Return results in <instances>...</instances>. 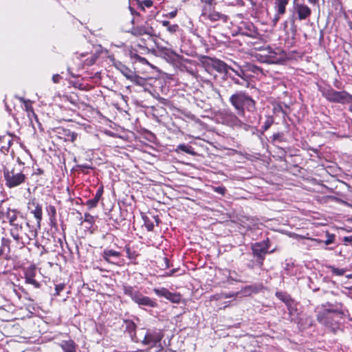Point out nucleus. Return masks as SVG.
<instances>
[{
	"label": "nucleus",
	"mask_w": 352,
	"mask_h": 352,
	"mask_svg": "<svg viewBox=\"0 0 352 352\" xmlns=\"http://www.w3.org/2000/svg\"><path fill=\"white\" fill-rule=\"evenodd\" d=\"M235 67L230 66L229 70L232 71L235 74L239 76L241 80H248L249 78L246 72L236 63H234Z\"/></svg>",
	"instance_id": "nucleus-20"
},
{
	"label": "nucleus",
	"mask_w": 352,
	"mask_h": 352,
	"mask_svg": "<svg viewBox=\"0 0 352 352\" xmlns=\"http://www.w3.org/2000/svg\"><path fill=\"white\" fill-rule=\"evenodd\" d=\"M212 0H201V2L206 3V4H211Z\"/></svg>",
	"instance_id": "nucleus-60"
},
{
	"label": "nucleus",
	"mask_w": 352,
	"mask_h": 352,
	"mask_svg": "<svg viewBox=\"0 0 352 352\" xmlns=\"http://www.w3.org/2000/svg\"><path fill=\"white\" fill-rule=\"evenodd\" d=\"M244 292H254V287L252 285H248L244 287Z\"/></svg>",
	"instance_id": "nucleus-54"
},
{
	"label": "nucleus",
	"mask_w": 352,
	"mask_h": 352,
	"mask_svg": "<svg viewBox=\"0 0 352 352\" xmlns=\"http://www.w3.org/2000/svg\"><path fill=\"white\" fill-rule=\"evenodd\" d=\"M239 31L241 34L251 38H256L258 35L257 28L251 22H242L239 26Z\"/></svg>",
	"instance_id": "nucleus-13"
},
{
	"label": "nucleus",
	"mask_w": 352,
	"mask_h": 352,
	"mask_svg": "<svg viewBox=\"0 0 352 352\" xmlns=\"http://www.w3.org/2000/svg\"><path fill=\"white\" fill-rule=\"evenodd\" d=\"M138 337L136 335V333L134 336H132V340L136 342H141L144 345H149V346H155L157 340L155 339L154 336L148 333V332L144 333V330L143 329H139L138 331Z\"/></svg>",
	"instance_id": "nucleus-11"
},
{
	"label": "nucleus",
	"mask_w": 352,
	"mask_h": 352,
	"mask_svg": "<svg viewBox=\"0 0 352 352\" xmlns=\"http://www.w3.org/2000/svg\"><path fill=\"white\" fill-rule=\"evenodd\" d=\"M161 23L164 27H166V28H167L168 26V25H170V22L168 21H162Z\"/></svg>",
	"instance_id": "nucleus-55"
},
{
	"label": "nucleus",
	"mask_w": 352,
	"mask_h": 352,
	"mask_svg": "<svg viewBox=\"0 0 352 352\" xmlns=\"http://www.w3.org/2000/svg\"><path fill=\"white\" fill-rule=\"evenodd\" d=\"M227 119L231 126H240L242 124L241 121L233 113L228 115Z\"/></svg>",
	"instance_id": "nucleus-27"
},
{
	"label": "nucleus",
	"mask_w": 352,
	"mask_h": 352,
	"mask_svg": "<svg viewBox=\"0 0 352 352\" xmlns=\"http://www.w3.org/2000/svg\"><path fill=\"white\" fill-rule=\"evenodd\" d=\"M283 133H276L273 135V140H278L281 141L283 138Z\"/></svg>",
	"instance_id": "nucleus-51"
},
{
	"label": "nucleus",
	"mask_w": 352,
	"mask_h": 352,
	"mask_svg": "<svg viewBox=\"0 0 352 352\" xmlns=\"http://www.w3.org/2000/svg\"><path fill=\"white\" fill-rule=\"evenodd\" d=\"M270 241L268 239L261 242H256L251 245L252 253L254 258L257 260L258 267L261 268L263 261L267 254L274 252V250L269 251Z\"/></svg>",
	"instance_id": "nucleus-6"
},
{
	"label": "nucleus",
	"mask_w": 352,
	"mask_h": 352,
	"mask_svg": "<svg viewBox=\"0 0 352 352\" xmlns=\"http://www.w3.org/2000/svg\"><path fill=\"white\" fill-rule=\"evenodd\" d=\"M84 221L91 225L94 222V217L89 213H85Z\"/></svg>",
	"instance_id": "nucleus-47"
},
{
	"label": "nucleus",
	"mask_w": 352,
	"mask_h": 352,
	"mask_svg": "<svg viewBox=\"0 0 352 352\" xmlns=\"http://www.w3.org/2000/svg\"><path fill=\"white\" fill-rule=\"evenodd\" d=\"M276 296L278 298H279L280 300H281L283 302H284L286 304L288 310L290 311L291 300H292L290 296H288L287 294L281 292H277L276 293Z\"/></svg>",
	"instance_id": "nucleus-24"
},
{
	"label": "nucleus",
	"mask_w": 352,
	"mask_h": 352,
	"mask_svg": "<svg viewBox=\"0 0 352 352\" xmlns=\"http://www.w3.org/2000/svg\"><path fill=\"white\" fill-rule=\"evenodd\" d=\"M49 219L52 223H54L56 220V209L54 206L50 205L46 208Z\"/></svg>",
	"instance_id": "nucleus-25"
},
{
	"label": "nucleus",
	"mask_w": 352,
	"mask_h": 352,
	"mask_svg": "<svg viewBox=\"0 0 352 352\" xmlns=\"http://www.w3.org/2000/svg\"><path fill=\"white\" fill-rule=\"evenodd\" d=\"M9 232L15 243L23 248L37 236V231L25 220L23 214L10 224Z\"/></svg>",
	"instance_id": "nucleus-1"
},
{
	"label": "nucleus",
	"mask_w": 352,
	"mask_h": 352,
	"mask_svg": "<svg viewBox=\"0 0 352 352\" xmlns=\"http://www.w3.org/2000/svg\"><path fill=\"white\" fill-rule=\"evenodd\" d=\"M213 190L218 194L224 195L226 193V189L223 186H216V187H213Z\"/></svg>",
	"instance_id": "nucleus-45"
},
{
	"label": "nucleus",
	"mask_w": 352,
	"mask_h": 352,
	"mask_svg": "<svg viewBox=\"0 0 352 352\" xmlns=\"http://www.w3.org/2000/svg\"><path fill=\"white\" fill-rule=\"evenodd\" d=\"M144 221V226L146 228L148 231H153L154 229V223L153 221L150 220L148 217H143Z\"/></svg>",
	"instance_id": "nucleus-32"
},
{
	"label": "nucleus",
	"mask_w": 352,
	"mask_h": 352,
	"mask_svg": "<svg viewBox=\"0 0 352 352\" xmlns=\"http://www.w3.org/2000/svg\"><path fill=\"white\" fill-rule=\"evenodd\" d=\"M63 131L66 140L74 142L77 138V133L71 131L69 129H63Z\"/></svg>",
	"instance_id": "nucleus-29"
},
{
	"label": "nucleus",
	"mask_w": 352,
	"mask_h": 352,
	"mask_svg": "<svg viewBox=\"0 0 352 352\" xmlns=\"http://www.w3.org/2000/svg\"><path fill=\"white\" fill-rule=\"evenodd\" d=\"M22 213L14 208H11L10 205L6 200L0 201V221L2 223L11 224Z\"/></svg>",
	"instance_id": "nucleus-7"
},
{
	"label": "nucleus",
	"mask_w": 352,
	"mask_h": 352,
	"mask_svg": "<svg viewBox=\"0 0 352 352\" xmlns=\"http://www.w3.org/2000/svg\"><path fill=\"white\" fill-rule=\"evenodd\" d=\"M175 151L177 153H180V152H183V153H188V154H190V155H195V152H194V149L193 148L188 144H179L176 149H175Z\"/></svg>",
	"instance_id": "nucleus-22"
},
{
	"label": "nucleus",
	"mask_w": 352,
	"mask_h": 352,
	"mask_svg": "<svg viewBox=\"0 0 352 352\" xmlns=\"http://www.w3.org/2000/svg\"><path fill=\"white\" fill-rule=\"evenodd\" d=\"M28 208L36 219L37 226L40 228L43 219L42 206L35 199H33L28 202Z\"/></svg>",
	"instance_id": "nucleus-10"
},
{
	"label": "nucleus",
	"mask_w": 352,
	"mask_h": 352,
	"mask_svg": "<svg viewBox=\"0 0 352 352\" xmlns=\"http://www.w3.org/2000/svg\"><path fill=\"white\" fill-rule=\"evenodd\" d=\"M164 263H165V264H166V267H168V265H168V262H169V261H168V259L167 258H164Z\"/></svg>",
	"instance_id": "nucleus-61"
},
{
	"label": "nucleus",
	"mask_w": 352,
	"mask_h": 352,
	"mask_svg": "<svg viewBox=\"0 0 352 352\" xmlns=\"http://www.w3.org/2000/svg\"><path fill=\"white\" fill-rule=\"evenodd\" d=\"M329 269H330L331 272L333 275L339 276L344 275V272H346V270L344 269L335 267L333 266H330Z\"/></svg>",
	"instance_id": "nucleus-33"
},
{
	"label": "nucleus",
	"mask_w": 352,
	"mask_h": 352,
	"mask_svg": "<svg viewBox=\"0 0 352 352\" xmlns=\"http://www.w3.org/2000/svg\"><path fill=\"white\" fill-rule=\"evenodd\" d=\"M292 305H293V301H292V300H291L290 311L288 310L290 314H292L293 311H294V309L293 308Z\"/></svg>",
	"instance_id": "nucleus-58"
},
{
	"label": "nucleus",
	"mask_w": 352,
	"mask_h": 352,
	"mask_svg": "<svg viewBox=\"0 0 352 352\" xmlns=\"http://www.w3.org/2000/svg\"><path fill=\"white\" fill-rule=\"evenodd\" d=\"M24 104H25V106L26 111H28V116L30 117V114H32L37 120V116L35 114V113H34L32 106L28 104V101L26 103H24Z\"/></svg>",
	"instance_id": "nucleus-44"
},
{
	"label": "nucleus",
	"mask_w": 352,
	"mask_h": 352,
	"mask_svg": "<svg viewBox=\"0 0 352 352\" xmlns=\"http://www.w3.org/2000/svg\"><path fill=\"white\" fill-rule=\"evenodd\" d=\"M131 33L134 36L147 34L152 36L155 35V30L149 25H138L132 28Z\"/></svg>",
	"instance_id": "nucleus-15"
},
{
	"label": "nucleus",
	"mask_w": 352,
	"mask_h": 352,
	"mask_svg": "<svg viewBox=\"0 0 352 352\" xmlns=\"http://www.w3.org/2000/svg\"><path fill=\"white\" fill-rule=\"evenodd\" d=\"M122 290L125 295L129 296L139 306L148 307H155L157 306V303L154 300H152L148 296H144L132 286L124 285L122 286Z\"/></svg>",
	"instance_id": "nucleus-4"
},
{
	"label": "nucleus",
	"mask_w": 352,
	"mask_h": 352,
	"mask_svg": "<svg viewBox=\"0 0 352 352\" xmlns=\"http://www.w3.org/2000/svg\"><path fill=\"white\" fill-rule=\"evenodd\" d=\"M65 288V284H58L56 285L55 286V296L60 295V293Z\"/></svg>",
	"instance_id": "nucleus-48"
},
{
	"label": "nucleus",
	"mask_w": 352,
	"mask_h": 352,
	"mask_svg": "<svg viewBox=\"0 0 352 352\" xmlns=\"http://www.w3.org/2000/svg\"><path fill=\"white\" fill-rule=\"evenodd\" d=\"M327 239L325 241H320V240H318V239H314V241H320V242H323L327 245L334 243L335 238H336L334 234H331L329 232H327Z\"/></svg>",
	"instance_id": "nucleus-34"
},
{
	"label": "nucleus",
	"mask_w": 352,
	"mask_h": 352,
	"mask_svg": "<svg viewBox=\"0 0 352 352\" xmlns=\"http://www.w3.org/2000/svg\"><path fill=\"white\" fill-rule=\"evenodd\" d=\"M329 311H327V314H320L318 315V321L323 324H325V325H327L328 322H327V319H328V315L329 314Z\"/></svg>",
	"instance_id": "nucleus-39"
},
{
	"label": "nucleus",
	"mask_w": 352,
	"mask_h": 352,
	"mask_svg": "<svg viewBox=\"0 0 352 352\" xmlns=\"http://www.w3.org/2000/svg\"><path fill=\"white\" fill-rule=\"evenodd\" d=\"M228 280L230 281L234 282H243L240 278H239L238 275L235 272H230L229 276L228 277Z\"/></svg>",
	"instance_id": "nucleus-41"
},
{
	"label": "nucleus",
	"mask_w": 352,
	"mask_h": 352,
	"mask_svg": "<svg viewBox=\"0 0 352 352\" xmlns=\"http://www.w3.org/2000/svg\"><path fill=\"white\" fill-rule=\"evenodd\" d=\"M102 193H103V186H100L97 190V191H96V194L94 195V197L93 199H89L87 201L86 205L89 208H96L97 206V205H98V203L99 200L102 197Z\"/></svg>",
	"instance_id": "nucleus-18"
},
{
	"label": "nucleus",
	"mask_w": 352,
	"mask_h": 352,
	"mask_svg": "<svg viewBox=\"0 0 352 352\" xmlns=\"http://www.w3.org/2000/svg\"><path fill=\"white\" fill-rule=\"evenodd\" d=\"M35 268H30L25 272V281L28 280V278H34L35 276Z\"/></svg>",
	"instance_id": "nucleus-35"
},
{
	"label": "nucleus",
	"mask_w": 352,
	"mask_h": 352,
	"mask_svg": "<svg viewBox=\"0 0 352 352\" xmlns=\"http://www.w3.org/2000/svg\"><path fill=\"white\" fill-rule=\"evenodd\" d=\"M289 0H274V10L276 14L273 19V22L276 23L280 16L285 14L286 12V6L288 5Z\"/></svg>",
	"instance_id": "nucleus-14"
},
{
	"label": "nucleus",
	"mask_w": 352,
	"mask_h": 352,
	"mask_svg": "<svg viewBox=\"0 0 352 352\" xmlns=\"http://www.w3.org/2000/svg\"><path fill=\"white\" fill-rule=\"evenodd\" d=\"M129 80L134 84L140 86H144L146 81L144 78H142L140 76L137 75L135 72L133 74V75L129 78Z\"/></svg>",
	"instance_id": "nucleus-26"
},
{
	"label": "nucleus",
	"mask_w": 352,
	"mask_h": 352,
	"mask_svg": "<svg viewBox=\"0 0 352 352\" xmlns=\"http://www.w3.org/2000/svg\"><path fill=\"white\" fill-rule=\"evenodd\" d=\"M3 177L7 187L12 188L25 182L26 176L20 167H13L11 169H3Z\"/></svg>",
	"instance_id": "nucleus-3"
},
{
	"label": "nucleus",
	"mask_w": 352,
	"mask_h": 352,
	"mask_svg": "<svg viewBox=\"0 0 352 352\" xmlns=\"http://www.w3.org/2000/svg\"><path fill=\"white\" fill-rule=\"evenodd\" d=\"M43 173V170L41 168H38L36 170V171L35 172V174H37V175H41Z\"/></svg>",
	"instance_id": "nucleus-59"
},
{
	"label": "nucleus",
	"mask_w": 352,
	"mask_h": 352,
	"mask_svg": "<svg viewBox=\"0 0 352 352\" xmlns=\"http://www.w3.org/2000/svg\"><path fill=\"white\" fill-rule=\"evenodd\" d=\"M179 30L180 28L177 24H170L166 28V30L172 34H176Z\"/></svg>",
	"instance_id": "nucleus-36"
},
{
	"label": "nucleus",
	"mask_w": 352,
	"mask_h": 352,
	"mask_svg": "<svg viewBox=\"0 0 352 352\" xmlns=\"http://www.w3.org/2000/svg\"><path fill=\"white\" fill-rule=\"evenodd\" d=\"M204 63L205 65L212 67L219 73H224L226 74L228 73L230 66L223 61L215 58H210L208 56L204 57Z\"/></svg>",
	"instance_id": "nucleus-9"
},
{
	"label": "nucleus",
	"mask_w": 352,
	"mask_h": 352,
	"mask_svg": "<svg viewBox=\"0 0 352 352\" xmlns=\"http://www.w3.org/2000/svg\"><path fill=\"white\" fill-rule=\"evenodd\" d=\"M25 283L26 284H30L34 286L35 288H39L41 287L40 283L36 280L34 278H28V280H25Z\"/></svg>",
	"instance_id": "nucleus-43"
},
{
	"label": "nucleus",
	"mask_w": 352,
	"mask_h": 352,
	"mask_svg": "<svg viewBox=\"0 0 352 352\" xmlns=\"http://www.w3.org/2000/svg\"><path fill=\"white\" fill-rule=\"evenodd\" d=\"M113 65L115 67L119 70L121 74L124 76L128 80L129 78L133 75V74L135 72L134 71L129 69L128 67L122 64L120 61H115L113 63Z\"/></svg>",
	"instance_id": "nucleus-17"
},
{
	"label": "nucleus",
	"mask_w": 352,
	"mask_h": 352,
	"mask_svg": "<svg viewBox=\"0 0 352 352\" xmlns=\"http://www.w3.org/2000/svg\"><path fill=\"white\" fill-rule=\"evenodd\" d=\"M229 101L239 116L244 114L245 109L250 112H254L256 110L255 101L244 91H241L232 94Z\"/></svg>",
	"instance_id": "nucleus-2"
},
{
	"label": "nucleus",
	"mask_w": 352,
	"mask_h": 352,
	"mask_svg": "<svg viewBox=\"0 0 352 352\" xmlns=\"http://www.w3.org/2000/svg\"><path fill=\"white\" fill-rule=\"evenodd\" d=\"M139 7L144 10V8H150L153 6V1L151 0H144L142 1H138Z\"/></svg>",
	"instance_id": "nucleus-38"
},
{
	"label": "nucleus",
	"mask_w": 352,
	"mask_h": 352,
	"mask_svg": "<svg viewBox=\"0 0 352 352\" xmlns=\"http://www.w3.org/2000/svg\"><path fill=\"white\" fill-rule=\"evenodd\" d=\"M153 218L154 219V220L156 223V225L157 226L160 221L159 217L157 216H153Z\"/></svg>",
	"instance_id": "nucleus-57"
},
{
	"label": "nucleus",
	"mask_w": 352,
	"mask_h": 352,
	"mask_svg": "<svg viewBox=\"0 0 352 352\" xmlns=\"http://www.w3.org/2000/svg\"><path fill=\"white\" fill-rule=\"evenodd\" d=\"M273 112L274 113H278L279 112H281L284 116L287 115L286 111L283 109L282 106L278 104L274 106Z\"/></svg>",
	"instance_id": "nucleus-42"
},
{
	"label": "nucleus",
	"mask_w": 352,
	"mask_h": 352,
	"mask_svg": "<svg viewBox=\"0 0 352 352\" xmlns=\"http://www.w3.org/2000/svg\"><path fill=\"white\" fill-rule=\"evenodd\" d=\"M59 346L63 352H76V344L72 340H62Z\"/></svg>",
	"instance_id": "nucleus-19"
},
{
	"label": "nucleus",
	"mask_w": 352,
	"mask_h": 352,
	"mask_svg": "<svg viewBox=\"0 0 352 352\" xmlns=\"http://www.w3.org/2000/svg\"><path fill=\"white\" fill-rule=\"evenodd\" d=\"M334 86L338 89L340 88V85H339V83L336 80V82L334 83Z\"/></svg>",
	"instance_id": "nucleus-62"
},
{
	"label": "nucleus",
	"mask_w": 352,
	"mask_h": 352,
	"mask_svg": "<svg viewBox=\"0 0 352 352\" xmlns=\"http://www.w3.org/2000/svg\"><path fill=\"white\" fill-rule=\"evenodd\" d=\"M61 77L59 74H54L53 76H52V80L54 83H58L60 80Z\"/></svg>",
	"instance_id": "nucleus-53"
},
{
	"label": "nucleus",
	"mask_w": 352,
	"mask_h": 352,
	"mask_svg": "<svg viewBox=\"0 0 352 352\" xmlns=\"http://www.w3.org/2000/svg\"><path fill=\"white\" fill-rule=\"evenodd\" d=\"M237 294H238V293H234V292L224 293V294H221V298H229L236 297L237 296Z\"/></svg>",
	"instance_id": "nucleus-49"
},
{
	"label": "nucleus",
	"mask_w": 352,
	"mask_h": 352,
	"mask_svg": "<svg viewBox=\"0 0 352 352\" xmlns=\"http://www.w3.org/2000/svg\"><path fill=\"white\" fill-rule=\"evenodd\" d=\"M346 278H352V274L346 275Z\"/></svg>",
	"instance_id": "nucleus-64"
},
{
	"label": "nucleus",
	"mask_w": 352,
	"mask_h": 352,
	"mask_svg": "<svg viewBox=\"0 0 352 352\" xmlns=\"http://www.w3.org/2000/svg\"><path fill=\"white\" fill-rule=\"evenodd\" d=\"M201 16L204 19H209L211 21H217L223 17V15L214 10L212 4H206L202 9Z\"/></svg>",
	"instance_id": "nucleus-12"
},
{
	"label": "nucleus",
	"mask_w": 352,
	"mask_h": 352,
	"mask_svg": "<svg viewBox=\"0 0 352 352\" xmlns=\"http://www.w3.org/2000/svg\"><path fill=\"white\" fill-rule=\"evenodd\" d=\"M247 267L250 269V270H253L256 267H258V265L257 264V260H256L255 258L250 261L249 263H247Z\"/></svg>",
	"instance_id": "nucleus-46"
},
{
	"label": "nucleus",
	"mask_w": 352,
	"mask_h": 352,
	"mask_svg": "<svg viewBox=\"0 0 352 352\" xmlns=\"http://www.w3.org/2000/svg\"><path fill=\"white\" fill-rule=\"evenodd\" d=\"M177 13V10H174V11L170 12L168 14H166V16L168 17L170 19H173L176 16Z\"/></svg>",
	"instance_id": "nucleus-52"
},
{
	"label": "nucleus",
	"mask_w": 352,
	"mask_h": 352,
	"mask_svg": "<svg viewBox=\"0 0 352 352\" xmlns=\"http://www.w3.org/2000/svg\"><path fill=\"white\" fill-rule=\"evenodd\" d=\"M19 100H20L21 102H22L23 103H26L28 102L26 100H25L23 98H20Z\"/></svg>",
	"instance_id": "nucleus-63"
},
{
	"label": "nucleus",
	"mask_w": 352,
	"mask_h": 352,
	"mask_svg": "<svg viewBox=\"0 0 352 352\" xmlns=\"http://www.w3.org/2000/svg\"><path fill=\"white\" fill-rule=\"evenodd\" d=\"M125 250L126 253V256L131 260H135L138 256V254L136 251L132 250L130 247L126 246Z\"/></svg>",
	"instance_id": "nucleus-31"
},
{
	"label": "nucleus",
	"mask_w": 352,
	"mask_h": 352,
	"mask_svg": "<svg viewBox=\"0 0 352 352\" xmlns=\"http://www.w3.org/2000/svg\"><path fill=\"white\" fill-rule=\"evenodd\" d=\"M101 255L102 258L109 263L115 264L117 260L120 257L121 253L113 250L105 249Z\"/></svg>",
	"instance_id": "nucleus-16"
},
{
	"label": "nucleus",
	"mask_w": 352,
	"mask_h": 352,
	"mask_svg": "<svg viewBox=\"0 0 352 352\" xmlns=\"http://www.w3.org/2000/svg\"><path fill=\"white\" fill-rule=\"evenodd\" d=\"M345 242H352V236H345L344 237Z\"/></svg>",
	"instance_id": "nucleus-56"
},
{
	"label": "nucleus",
	"mask_w": 352,
	"mask_h": 352,
	"mask_svg": "<svg viewBox=\"0 0 352 352\" xmlns=\"http://www.w3.org/2000/svg\"><path fill=\"white\" fill-rule=\"evenodd\" d=\"M311 14V8L303 3H300L298 0H294L293 3V15L292 21L295 19L303 21L307 19Z\"/></svg>",
	"instance_id": "nucleus-8"
},
{
	"label": "nucleus",
	"mask_w": 352,
	"mask_h": 352,
	"mask_svg": "<svg viewBox=\"0 0 352 352\" xmlns=\"http://www.w3.org/2000/svg\"><path fill=\"white\" fill-rule=\"evenodd\" d=\"M166 298L172 302L178 303L181 300V296L178 294L173 293L169 291Z\"/></svg>",
	"instance_id": "nucleus-30"
},
{
	"label": "nucleus",
	"mask_w": 352,
	"mask_h": 352,
	"mask_svg": "<svg viewBox=\"0 0 352 352\" xmlns=\"http://www.w3.org/2000/svg\"><path fill=\"white\" fill-rule=\"evenodd\" d=\"M10 239L5 237H3L1 239V244L0 246V255L4 254L5 252L9 253L10 252Z\"/></svg>",
	"instance_id": "nucleus-23"
},
{
	"label": "nucleus",
	"mask_w": 352,
	"mask_h": 352,
	"mask_svg": "<svg viewBox=\"0 0 352 352\" xmlns=\"http://www.w3.org/2000/svg\"><path fill=\"white\" fill-rule=\"evenodd\" d=\"M274 118L272 116H267L265 118V120L262 126V129L263 131H266L268 130L270 126L274 124Z\"/></svg>",
	"instance_id": "nucleus-28"
},
{
	"label": "nucleus",
	"mask_w": 352,
	"mask_h": 352,
	"mask_svg": "<svg viewBox=\"0 0 352 352\" xmlns=\"http://www.w3.org/2000/svg\"><path fill=\"white\" fill-rule=\"evenodd\" d=\"M322 96L329 102L340 103V104H349L352 102V95L346 91H336L333 88L329 87L323 89L322 90Z\"/></svg>",
	"instance_id": "nucleus-5"
},
{
	"label": "nucleus",
	"mask_w": 352,
	"mask_h": 352,
	"mask_svg": "<svg viewBox=\"0 0 352 352\" xmlns=\"http://www.w3.org/2000/svg\"><path fill=\"white\" fill-rule=\"evenodd\" d=\"M231 78H232V81L235 84H237V85H241V86H245V87H248V85H249L248 80H241V79L236 78H234V77H231Z\"/></svg>",
	"instance_id": "nucleus-40"
},
{
	"label": "nucleus",
	"mask_w": 352,
	"mask_h": 352,
	"mask_svg": "<svg viewBox=\"0 0 352 352\" xmlns=\"http://www.w3.org/2000/svg\"><path fill=\"white\" fill-rule=\"evenodd\" d=\"M153 291L158 296H163L164 298H166L167 294L169 292V290L164 287L160 289H154Z\"/></svg>",
	"instance_id": "nucleus-37"
},
{
	"label": "nucleus",
	"mask_w": 352,
	"mask_h": 352,
	"mask_svg": "<svg viewBox=\"0 0 352 352\" xmlns=\"http://www.w3.org/2000/svg\"><path fill=\"white\" fill-rule=\"evenodd\" d=\"M268 54H267V58L268 61L272 63H277L280 62L281 60V57H277L276 56L280 52V49H277V52L272 50L271 47H269L267 49Z\"/></svg>",
	"instance_id": "nucleus-21"
},
{
	"label": "nucleus",
	"mask_w": 352,
	"mask_h": 352,
	"mask_svg": "<svg viewBox=\"0 0 352 352\" xmlns=\"http://www.w3.org/2000/svg\"><path fill=\"white\" fill-rule=\"evenodd\" d=\"M78 166L85 173H87V172L85 171V169H91L92 168V167L88 164H80Z\"/></svg>",
	"instance_id": "nucleus-50"
}]
</instances>
